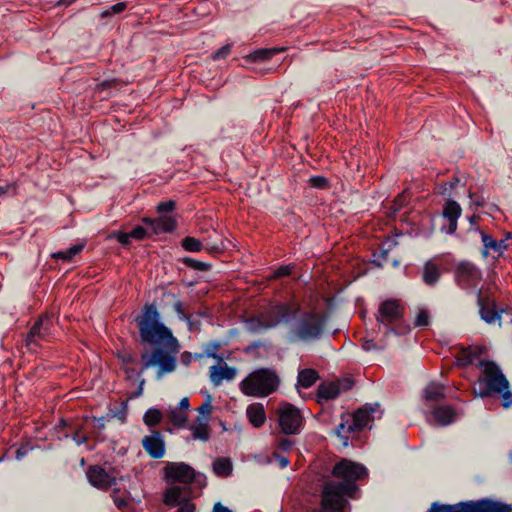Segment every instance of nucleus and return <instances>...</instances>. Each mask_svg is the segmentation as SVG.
<instances>
[{"instance_id":"obj_20","label":"nucleus","mask_w":512,"mask_h":512,"mask_svg":"<svg viewBox=\"0 0 512 512\" xmlns=\"http://www.w3.org/2000/svg\"><path fill=\"white\" fill-rule=\"evenodd\" d=\"M462 209L454 200H447L443 207V217L447 219L449 225L446 229L448 234H453L457 230V221L461 216Z\"/></svg>"},{"instance_id":"obj_35","label":"nucleus","mask_w":512,"mask_h":512,"mask_svg":"<svg viewBox=\"0 0 512 512\" xmlns=\"http://www.w3.org/2000/svg\"><path fill=\"white\" fill-rule=\"evenodd\" d=\"M161 419L162 413L159 409L156 408L148 409L143 416V422L149 427L157 425Z\"/></svg>"},{"instance_id":"obj_12","label":"nucleus","mask_w":512,"mask_h":512,"mask_svg":"<svg viewBox=\"0 0 512 512\" xmlns=\"http://www.w3.org/2000/svg\"><path fill=\"white\" fill-rule=\"evenodd\" d=\"M52 319L48 315L40 316L26 337V345L31 347L36 345L39 341L47 340L51 335Z\"/></svg>"},{"instance_id":"obj_14","label":"nucleus","mask_w":512,"mask_h":512,"mask_svg":"<svg viewBox=\"0 0 512 512\" xmlns=\"http://www.w3.org/2000/svg\"><path fill=\"white\" fill-rule=\"evenodd\" d=\"M142 446L147 454L154 458L160 459L165 455V441L163 435L159 431H152L142 439Z\"/></svg>"},{"instance_id":"obj_29","label":"nucleus","mask_w":512,"mask_h":512,"mask_svg":"<svg viewBox=\"0 0 512 512\" xmlns=\"http://www.w3.org/2000/svg\"><path fill=\"white\" fill-rule=\"evenodd\" d=\"M268 325V319H265L263 314L261 315V317H253L245 321V328L252 333H261L263 331L271 329L272 326Z\"/></svg>"},{"instance_id":"obj_56","label":"nucleus","mask_w":512,"mask_h":512,"mask_svg":"<svg viewBox=\"0 0 512 512\" xmlns=\"http://www.w3.org/2000/svg\"><path fill=\"white\" fill-rule=\"evenodd\" d=\"M115 84H116V80L115 79L105 80V81H103L102 83L99 84V87L101 89H108V88L113 87Z\"/></svg>"},{"instance_id":"obj_64","label":"nucleus","mask_w":512,"mask_h":512,"mask_svg":"<svg viewBox=\"0 0 512 512\" xmlns=\"http://www.w3.org/2000/svg\"><path fill=\"white\" fill-rule=\"evenodd\" d=\"M123 363H131L133 362V357L130 355V354H127V355H123L121 357Z\"/></svg>"},{"instance_id":"obj_8","label":"nucleus","mask_w":512,"mask_h":512,"mask_svg":"<svg viewBox=\"0 0 512 512\" xmlns=\"http://www.w3.org/2000/svg\"><path fill=\"white\" fill-rule=\"evenodd\" d=\"M404 315V307L399 300L387 299L380 303L376 320L378 324L384 325L388 328L387 333L399 334L394 326L401 323Z\"/></svg>"},{"instance_id":"obj_52","label":"nucleus","mask_w":512,"mask_h":512,"mask_svg":"<svg viewBox=\"0 0 512 512\" xmlns=\"http://www.w3.org/2000/svg\"><path fill=\"white\" fill-rule=\"evenodd\" d=\"M30 448L28 446H21L16 450V459L21 460L23 457H25Z\"/></svg>"},{"instance_id":"obj_6","label":"nucleus","mask_w":512,"mask_h":512,"mask_svg":"<svg viewBox=\"0 0 512 512\" xmlns=\"http://www.w3.org/2000/svg\"><path fill=\"white\" fill-rule=\"evenodd\" d=\"M280 430L285 435H298L301 433L305 419L295 405L289 402H281L276 410Z\"/></svg>"},{"instance_id":"obj_23","label":"nucleus","mask_w":512,"mask_h":512,"mask_svg":"<svg viewBox=\"0 0 512 512\" xmlns=\"http://www.w3.org/2000/svg\"><path fill=\"white\" fill-rule=\"evenodd\" d=\"M246 415L250 423L256 427H261L266 421V413L264 406L260 403H253L246 409Z\"/></svg>"},{"instance_id":"obj_51","label":"nucleus","mask_w":512,"mask_h":512,"mask_svg":"<svg viewBox=\"0 0 512 512\" xmlns=\"http://www.w3.org/2000/svg\"><path fill=\"white\" fill-rule=\"evenodd\" d=\"M290 266H281L275 271V277H283L291 274Z\"/></svg>"},{"instance_id":"obj_25","label":"nucleus","mask_w":512,"mask_h":512,"mask_svg":"<svg viewBox=\"0 0 512 512\" xmlns=\"http://www.w3.org/2000/svg\"><path fill=\"white\" fill-rule=\"evenodd\" d=\"M482 352L483 349L479 346H471L463 349L457 358L458 364L463 367L469 366L475 363V361L481 356Z\"/></svg>"},{"instance_id":"obj_28","label":"nucleus","mask_w":512,"mask_h":512,"mask_svg":"<svg viewBox=\"0 0 512 512\" xmlns=\"http://www.w3.org/2000/svg\"><path fill=\"white\" fill-rule=\"evenodd\" d=\"M440 278V270L432 261H428L423 269V281L429 286L435 285Z\"/></svg>"},{"instance_id":"obj_38","label":"nucleus","mask_w":512,"mask_h":512,"mask_svg":"<svg viewBox=\"0 0 512 512\" xmlns=\"http://www.w3.org/2000/svg\"><path fill=\"white\" fill-rule=\"evenodd\" d=\"M130 235H131L132 239L144 240L146 238L151 237L153 235V233H152L150 226H147V228H144L142 226H137L132 231H130Z\"/></svg>"},{"instance_id":"obj_59","label":"nucleus","mask_w":512,"mask_h":512,"mask_svg":"<svg viewBox=\"0 0 512 512\" xmlns=\"http://www.w3.org/2000/svg\"><path fill=\"white\" fill-rule=\"evenodd\" d=\"M206 249L209 252H220L223 249V245L213 244V245H207Z\"/></svg>"},{"instance_id":"obj_19","label":"nucleus","mask_w":512,"mask_h":512,"mask_svg":"<svg viewBox=\"0 0 512 512\" xmlns=\"http://www.w3.org/2000/svg\"><path fill=\"white\" fill-rule=\"evenodd\" d=\"M434 423L438 426H447L456 421L460 414L451 406H437L431 412Z\"/></svg>"},{"instance_id":"obj_60","label":"nucleus","mask_w":512,"mask_h":512,"mask_svg":"<svg viewBox=\"0 0 512 512\" xmlns=\"http://www.w3.org/2000/svg\"><path fill=\"white\" fill-rule=\"evenodd\" d=\"M375 348H376V345H375V343L372 340L365 341L363 343V349L366 350V351H370V350L375 349Z\"/></svg>"},{"instance_id":"obj_49","label":"nucleus","mask_w":512,"mask_h":512,"mask_svg":"<svg viewBox=\"0 0 512 512\" xmlns=\"http://www.w3.org/2000/svg\"><path fill=\"white\" fill-rule=\"evenodd\" d=\"M275 460L278 462L280 468H286L289 465V459L286 456L280 455L278 453H273Z\"/></svg>"},{"instance_id":"obj_50","label":"nucleus","mask_w":512,"mask_h":512,"mask_svg":"<svg viewBox=\"0 0 512 512\" xmlns=\"http://www.w3.org/2000/svg\"><path fill=\"white\" fill-rule=\"evenodd\" d=\"M93 419L96 423V427L99 429H103L106 423L110 420V414H107L106 416H102L99 418L94 417Z\"/></svg>"},{"instance_id":"obj_58","label":"nucleus","mask_w":512,"mask_h":512,"mask_svg":"<svg viewBox=\"0 0 512 512\" xmlns=\"http://www.w3.org/2000/svg\"><path fill=\"white\" fill-rule=\"evenodd\" d=\"M72 438L77 445H81L87 441V437L81 436L79 433H75Z\"/></svg>"},{"instance_id":"obj_4","label":"nucleus","mask_w":512,"mask_h":512,"mask_svg":"<svg viewBox=\"0 0 512 512\" xmlns=\"http://www.w3.org/2000/svg\"><path fill=\"white\" fill-rule=\"evenodd\" d=\"M325 318L315 312H304L289 330L290 342L310 343L321 338L325 328Z\"/></svg>"},{"instance_id":"obj_15","label":"nucleus","mask_w":512,"mask_h":512,"mask_svg":"<svg viewBox=\"0 0 512 512\" xmlns=\"http://www.w3.org/2000/svg\"><path fill=\"white\" fill-rule=\"evenodd\" d=\"M87 478L89 483L101 490H107L116 481L115 477L110 475L98 465L90 466L87 470Z\"/></svg>"},{"instance_id":"obj_46","label":"nucleus","mask_w":512,"mask_h":512,"mask_svg":"<svg viewBox=\"0 0 512 512\" xmlns=\"http://www.w3.org/2000/svg\"><path fill=\"white\" fill-rule=\"evenodd\" d=\"M113 237H115L116 240L124 246L128 245L130 243V239H132L130 232H117L113 234Z\"/></svg>"},{"instance_id":"obj_1","label":"nucleus","mask_w":512,"mask_h":512,"mask_svg":"<svg viewBox=\"0 0 512 512\" xmlns=\"http://www.w3.org/2000/svg\"><path fill=\"white\" fill-rule=\"evenodd\" d=\"M135 321L141 343L155 347L153 351L141 354L142 367L139 375L155 366L157 379L172 373L176 369L175 355L178 353L179 344L172 331L161 322L157 307L146 304Z\"/></svg>"},{"instance_id":"obj_55","label":"nucleus","mask_w":512,"mask_h":512,"mask_svg":"<svg viewBox=\"0 0 512 512\" xmlns=\"http://www.w3.org/2000/svg\"><path fill=\"white\" fill-rule=\"evenodd\" d=\"M190 407V403H189V399L188 398H182L178 404V409H180L181 411H187Z\"/></svg>"},{"instance_id":"obj_36","label":"nucleus","mask_w":512,"mask_h":512,"mask_svg":"<svg viewBox=\"0 0 512 512\" xmlns=\"http://www.w3.org/2000/svg\"><path fill=\"white\" fill-rule=\"evenodd\" d=\"M182 247L188 252H199L203 249V244L200 240L187 236L182 240Z\"/></svg>"},{"instance_id":"obj_48","label":"nucleus","mask_w":512,"mask_h":512,"mask_svg":"<svg viewBox=\"0 0 512 512\" xmlns=\"http://www.w3.org/2000/svg\"><path fill=\"white\" fill-rule=\"evenodd\" d=\"M219 347H220V344L218 342L210 343L207 346V348L205 349V354L208 357L217 358L218 357L217 351H218Z\"/></svg>"},{"instance_id":"obj_10","label":"nucleus","mask_w":512,"mask_h":512,"mask_svg":"<svg viewBox=\"0 0 512 512\" xmlns=\"http://www.w3.org/2000/svg\"><path fill=\"white\" fill-rule=\"evenodd\" d=\"M458 285L463 289H474L482 279V273L478 267L470 262L460 263L455 272Z\"/></svg>"},{"instance_id":"obj_7","label":"nucleus","mask_w":512,"mask_h":512,"mask_svg":"<svg viewBox=\"0 0 512 512\" xmlns=\"http://www.w3.org/2000/svg\"><path fill=\"white\" fill-rule=\"evenodd\" d=\"M373 408H360L353 415L342 417L341 423L337 426L335 433L343 440V445H348L349 435L366 428L372 421Z\"/></svg>"},{"instance_id":"obj_41","label":"nucleus","mask_w":512,"mask_h":512,"mask_svg":"<svg viewBox=\"0 0 512 512\" xmlns=\"http://www.w3.org/2000/svg\"><path fill=\"white\" fill-rule=\"evenodd\" d=\"M430 320V316L428 311L420 310L415 318L414 325L416 327H425L428 326Z\"/></svg>"},{"instance_id":"obj_18","label":"nucleus","mask_w":512,"mask_h":512,"mask_svg":"<svg viewBox=\"0 0 512 512\" xmlns=\"http://www.w3.org/2000/svg\"><path fill=\"white\" fill-rule=\"evenodd\" d=\"M236 374V369L229 367L226 363L223 365H213L209 368L210 380L214 386L221 385L224 380H233Z\"/></svg>"},{"instance_id":"obj_44","label":"nucleus","mask_w":512,"mask_h":512,"mask_svg":"<svg viewBox=\"0 0 512 512\" xmlns=\"http://www.w3.org/2000/svg\"><path fill=\"white\" fill-rule=\"evenodd\" d=\"M125 8H126V4L124 2H118V3L110 6L108 10L103 12V16L121 13L125 10Z\"/></svg>"},{"instance_id":"obj_27","label":"nucleus","mask_w":512,"mask_h":512,"mask_svg":"<svg viewBox=\"0 0 512 512\" xmlns=\"http://www.w3.org/2000/svg\"><path fill=\"white\" fill-rule=\"evenodd\" d=\"M481 318L488 324H493L501 319L500 312L495 309L494 305L489 306L484 304L483 300L479 297Z\"/></svg>"},{"instance_id":"obj_57","label":"nucleus","mask_w":512,"mask_h":512,"mask_svg":"<svg viewBox=\"0 0 512 512\" xmlns=\"http://www.w3.org/2000/svg\"><path fill=\"white\" fill-rule=\"evenodd\" d=\"M213 512H232V510L218 502L214 505Z\"/></svg>"},{"instance_id":"obj_42","label":"nucleus","mask_w":512,"mask_h":512,"mask_svg":"<svg viewBox=\"0 0 512 512\" xmlns=\"http://www.w3.org/2000/svg\"><path fill=\"white\" fill-rule=\"evenodd\" d=\"M127 402H122L119 409L117 411H112L110 414V419L111 418H118L122 423H124L126 421V417H127Z\"/></svg>"},{"instance_id":"obj_54","label":"nucleus","mask_w":512,"mask_h":512,"mask_svg":"<svg viewBox=\"0 0 512 512\" xmlns=\"http://www.w3.org/2000/svg\"><path fill=\"white\" fill-rule=\"evenodd\" d=\"M181 363L188 366L192 362V354L190 352H184L181 355Z\"/></svg>"},{"instance_id":"obj_26","label":"nucleus","mask_w":512,"mask_h":512,"mask_svg":"<svg viewBox=\"0 0 512 512\" xmlns=\"http://www.w3.org/2000/svg\"><path fill=\"white\" fill-rule=\"evenodd\" d=\"M319 378L318 373L313 369H302L298 372L297 388H310Z\"/></svg>"},{"instance_id":"obj_2","label":"nucleus","mask_w":512,"mask_h":512,"mask_svg":"<svg viewBox=\"0 0 512 512\" xmlns=\"http://www.w3.org/2000/svg\"><path fill=\"white\" fill-rule=\"evenodd\" d=\"M332 475L341 481L332 480L325 483L321 495V506L324 509L340 511L348 503L346 497H355L358 491L356 482L366 478L368 471L362 464L342 459L333 467Z\"/></svg>"},{"instance_id":"obj_9","label":"nucleus","mask_w":512,"mask_h":512,"mask_svg":"<svg viewBox=\"0 0 512 512\" xmlns=\"http://www.w3.org/2000/svg\"><path fill=\"white\" fill-rule=\"evenodd\" d=\"M352 385L353 382L350 379L323 382L318 386L316 400L322 405L336 399L342 392L351 389Z\"/></svg>"},{"instance_id":"obj_5","label":"nucleus","mask_w":512,"mask_h":512,"mask_svg":"<svg viewBox=\"0 0 512 512\" xmlns=\"http://www.w3.org/2000/svg\"><path fill=\"white\" fill-rule=\"evenodd\" d=\"M279 384L280 379L274 370L260 368L241 381L240 389L247 396L263 398L275 392Z\"/></svg>"},{"instance_id":"obj_32","label":"nucleus","mask_w":512,"mask_h":512,"mask_svg":"<svg viewBox=\"0 0 512 512\" xmlns=\"http://www.w3.org/2000/svg\"><path fill=\"white\" fill-rule=\"evenodd\" d=\"M167 415L169 421L176 427H184L188 420L187 412L181 411L176 407L170 408L167 411Z\"/></svg>"},{"instance_id":"obj_21","label":"nucleus","mask_w":512,"mask_h":512,"mask_svg":"<svg viewBox=\"0 0 512 512\" xmlns=\"http://www.w3.org/2000/svg\"><path fill=\"white\" fill-rule=\"evenodd\" d=\"M445 396V388L443 385L431 382L423 390V400L426 405H432V403L440 401Z\"/></svg>"},{"instance_id":"obj_34","label":"nucleus","mask_w":512,"mask_h":512,"mask_svg":"<svg viewBox=\"0 0 512 512\" xmlns=\"http://www.w3.org/2000/svg\"><path fill=\"white\" fill-rule=\"evenodd\" d=\"M212 411V398L210 395H208L203 404L197 408L199 416L196 419L200 421L206 420V422H210Z\"/></svg>"},{"instance_id":"obj_40","label":"nucleus","mask_w":512,"mask_h":512,"mask_svg":"<svg viewBox=\"0 0 512 512\" xmlns=\"http://www.w3.org/2000/svg\"><path fill=\"white\" fill-rule=\"evenodd\" d=\"M111 497L113 499L114 504L119 509H123L128 505V499H127L125 493L120 495L119 491L114 490L113 493L111 494Z\"/></svg>"},{"instance_id":"obj_47","label":"nucleus","mask_w":512,"mask_h":512,"mask_svg":"<svg viewBox=\"0 0 512 512\" xmlns=\"http://www.w3.org/2000/svg\"><path fill=\"white\" fill-rule=\"evenodd\" d=\"M293 445L294 441L288 438H280L277 443V447L284 452L289 451Z\"/></svg>"},{"instance_id":"obj_11","label":"nucleus","mask_w":512,"mask_h":512,"mask_svg":"<svg viewBox=\"0 0 512 512\" xmlns=\"http://www.w3.org/2000/svg\"><path fill=\"white\" fill-rule=\"evenodd\" d=\"M165 477L171 482L190 483L196 479L195 470L184 462H169L164 468Z\"/></svg>"},{"instance_id":"obj_22","label":"nucleus","mask_w":512,"mask_h":512,"mask_svg":"<svg viewBox=\"0 0 512 512\" xmlns=\"http://www.w3.org/2000/svg\"><path fill=\"white\" fill-rule=\"evenodd\" d=\"M481 239L484 246V256H487L490 251L501 255L508 247L506 240H496L491 235L485 233L481 234Z\"/></svg>"},{"instance_id":"obj_33","label":"nucleus","mask_w":512,"mask_h":512,"mask_svg":"<svg viewBox=\"0 0 512 512\" xmlns=\"http://www.w3.org/2000/svg\"><path fill=\"white\" fill-rule=\"evenodd\" d=\"M84 248L83 244H75L63 251H58L52 254V257L57 260L69 261L80 253Z\"/></svg>"},{"instance_id":"obj_43","label":"nucleus","mask_w":512,"mask_h":512,"mask_svg":"<svg viewBox=\"0 0 512 512\" xmlns=\"http://www.w3.org/2000/svg\"><path fill=\"white\" fill-rule=\"evenodd\" d=\"M176 203L173 200H168L165 202H161L157 206V211L159 213H168L172 212L175 209Z\"/></svg>"},{"instance_id":"obj_31","label":"nucleus","mask_w":512,"mask_h":512,"mask_svg":"<svg viewBox=\"0 0 512 512\" xmlns=\"http://www.w3.org/2000/svg\"><path fill=\"white\" fill-rule=\"evenodd\" d=\"M283 49H277V48H270V49H258L254 51L253 53L249 54L246 58L250 62H256V61H266L271 59L274 55H276L278 52L282 51Z\"/></svg>"},{"instance_id":"obj_30","label":"nucleus","mask_w":512,"mask_h":512,"mask_svg":"<svg viewBox=\"0 0 512 512\" xmlns=\"http://www.w3.org/2000/svg\"><path fill=\"white\" fill-rule=\"evenodd\" d=\"M213 471L217 476L227 477L232 473V462L229 458L218 457L213 462Z\"/></svg>"},{"instance_id":"obj_63","label":"nucleus","mask_w":512,"mask_h":512,"mask_svg":"<svg viewBox=\"0 0 512 512\" xmlns=\"http://www.w3.org/2000/svg\"><path fill=\"white\" fill-rule=\"evenodd\" d=\"M11 188V185L0 186V196L6 194Z\"/></svg>"},{"instance_id":"obj_3","label":"nucleus","mask_w":512,"mask_h":512,"mask_svg":"<svg viewBox=\"0 0 512 512\" xmlns=\"http://www.w3.org/2000/svg\"><path fill=\"white\" fill-rule=\"evenodd\" d=\"M478 366L482 370V376L478 379L481 398L499 395L501 405L507 409L512 406V392L510 384L500 367L494 361L480 360Z\"/></svg>"},{"instance_id":"obj_62","label":"nucleus","mask_w":512,"mask_h":512,"mask_svg":"<svg viewBox=\"0 0 512 512\" xmlns=\"http://www.w3.org/2000/svg\"><path fill=\"white\" fill-rule=\"evenodd\" d=\"M144 383H145V380H144V379H142V380L140 381V384H139V387H138V389H137V392L134 394V397H138V396H140V395L142 394V392H143V385H144Z\"/></svg>"},{"instance_id":"obj_45","label":"nucleus","mask_w":512,"mask_h":512,"mask_svg":"<svg viewBox=\"0 0 512 512\" xmlns=\"http://www.w3.org/2000/svg\"><path fill=\"white\" fill-rule=\"evenodd\" d=\"M231 52V45L227 44L218 49L213 55L212 58L214 60L226 58Z\"/></svg>"},{"instance_id":"obj_37","label":"nucleus","mask_w":512,"mask_h":512,"mask_svg":"<svg viewBox=\"0 0 512 512\" xmlns=\"http://www.w3.org/2000/svg\"><path fill=\"white\" fill-rule=\"evenodd\" d=\"M460 179L455 176L452 180L438 184V192L443 196H450L451 192L459 184Z\"/></svg>"},{"instance_id":"obj_17","label":"nucleus","mask_w":512,"mask_h":512,"mask_svg":"<svg viewBox=\"0 0 512 512\" xmlns=\"http://www.w3.org/2000/svg\"><path fill=\"white\" fill-rule=\"evenodd\" d=\"M143 223L150 226L153 235L161 233H169L175 230L177 222L172 216H161L157 219L143 218Z\"/></svg>"},{"instance_id":"obj_13","label":"nucleus","mask_w":512,"mask_h":512,"mask_svg":"<svg viewBox=\"0 0 512 512\" xmlns=\"http://www.w3.org/2000/svg\"><path fill=\"white\" fill-rule=\"evenodd\" d=\"M180 486H172L164 492V503L169 506H178L177 512H195V505L184 498Z\"/></svg>"},{"instance_id":"obj_61","label":"nucleus","mask_w":512,"mask_h":512,"mask_svg":"<svg viewBox=\"0 0 512 512\" xmlns=\"http://www.w3.org/2000/svg\"><path fill=\"white\" fill-rule=\"evenodd\" d=\"M469 197L476 206H482L484 204L483 199H480L479 197L474 198V194L472 193L469 194Z\"/></svg>"},{"instance_id":"obj_53","label":"nucleus","mask_w":512,"mask_h":512,"mask_svg":"<svg viewBox=\"0 0 512 512\" xmlns=\"http://www.w3.org/2000/svg\"><path fill=\"white\" fill-rule=\"evenodd\" d=\"M310 181L315 187L322 188L326 185V179L323 177H312Z\"/></svg>"},{"instance_id":"obj_39","label":"nucleus","mask_w":512,"mask_h":512,"mask_svg":"<svg viewBox=\"0 0 512 512\" xmlns=\"http://www.w3.org/2000/svg\"><path fill=\"white\" fill-rule=\"evenodd\" d=\"M183 263L186 266H188L190 268H193L195 270H198V271H208L210 269V265L209 264L201 262V261H198V260H195V259L190 258V257H185L183 259Z\"/></svg>"},{"instance_id":"obj_24","label":"nucleus","mask_w":512,"mask_h":512,"mask_svg":"<svg viewBox=\"0 0 512 512\" xmlns=\"http://www.w3.org/2000/svg\"><path fill=\"white\" fill-rule=\"evenodd\" d=\"M209 423L210 422H206V420L200 421L196 419L195 423L189 426L192 439L207 442L210 439L211 435Z\"/></svg>"},{"instance_id":"obj_16","label":"nucleus","mask_w":512,"mask_h":512,"mask_svg":"<svg viewBox=\"0 0 512 512\" xmlns=\"http://www.w3.org/2000/svg\"><path fill=\"white\" fill-rule=\"evenodd\" d=\"M294 310L286 303H279L272 306L267 312L263 313L265 319H268L269 325L272 328L281 323H286L290 320Z\"/></svg>"}]
</instances>
